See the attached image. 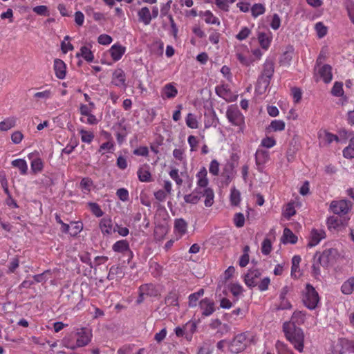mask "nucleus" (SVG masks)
Wrapping results in <instances>:
<instances>
[{"label":"nucleus","instance_id":"f257e3e1","mask_svg":"<svg viewBox=\"0 0 354 354\" xmlns=\"http://www.w3.org/2000/svg\"><path fill=\"white\" fill-rule=\"evenodd\" d=\"M274 73V63L273 60L266 59L262 66V71L259 75L255 86V92L259 95L266 93L269 87L270 81Z\"/></svg>","mask_w":354,"mask_h":354},{"label":"nucleus","instance_id":"f03ea898","mask_svg":"<svg viewBox=\"0 0 354 354\" xmlns=\"http://www.w3.org/2000/svg\"><path fill=\"white\" fill-rule=\"evenodd\" d=\"M283 331L286 339L293 344L295 348L299 352H302L304 341L303 330L292 323H284Z\"/></svg>","mask_w":354,"mask_h":354},{"label":"nucleus","instance_id":"7ed1b4c3","mask_svg":"<svg viewBox=\"0 0 354 354\" xmlns=\"http://www.w3.org/2000/svg\"><path fill=\"white\" fill-rule=\"evenodd\" d=\"M225 115L228 122L238 128L239 132H243L245 128V117L236 106H229Z\"/></svg>","mask_w":354,"mask_h":354},{"label":"nucleus","instance_id":"20e7f679","mask_svg":"<svg viewBox=\"0 0 354 354\" xmlns=\"http://www.w3.org/2000/svg\"><path fill=\"white\" fill-rule=\"evenodd\" d=\"M248 344V339L246 333H239L229 343V349L230 352L237 354L244 351Z\"/></svg>","mask_w":354,"mask_h":354},{"label":"nucleus","instance_id":"39448f33","mask_svg":"<svg viewBox=\"0 0 354 354\" xmlns=\"http://www.w3.org/2000/svg\"><path fill=\"white\" fill-rule=\"evenodd\" d=\"M302 301L310 310H314L319 302V296L316 289H306L303 292Z\"/></svg>","mask_w":354,"mask_h":354},{"label":"nucleus","instance_id":"423d86ee","mask_svg":"<svg viewBox=\"0 0 354 354\" xmlns=\"http://www.w3.org/2000/svg\"><path fill=\"white\" fill-rule=\"evenodd\" d=\"M351 207V203L347 200L333 201L330 205V210L337 215L346 214Z\"/></svg>","mask_w":354,"mask_h":354},{"label":"nucleus","instance_id":"0eeeda50","mask_svg":"<svg viewBox=\"0 0 354 354\" xmlns=\"http://www.w3.org/2000/svg\"><path fill=\"white\" fill-rule=\"evenodd\" d=\"M215 92L218 96L222 97L227 102H234L236 100L237 95H234L227 84L218 85L215 88Z\"/></svg>","mask_w":354,"mask_h":354},{"label":"nucleus","instance_id":"6e6552de","mask_svg":"<svg viewBox=\"0 0 354 354\" xmlns=\"http://www.w3.org/2000/svg\"><path fill=\"white\" fill-rule=\"evenodd\" d=\"M199 307L201 310V315L204 317L212 315L216 308L214 301L207 297L203 299L199 302Z\"/></svg>","mask_w":354,"mask_h":354},{"label":"nucleus","instance_id":"1a4fd4ad","mask_svg":"<svg viewBox=\"0 0 354 354\" xmlns=\"http://www.w3.org/2000/svg\"><path fill=\"white\" fill-rule=\"evenodd\" d=\"M77 348L86 346L91 340V331L88 328H82L77 333Z\"/></svg>","mask_w":354,"mask_h":354},{"label":"nucleus","instance_id":"9d476101","mask_svg":"<svg viewBox=\"0 0 354 354\" xmlns=\"http://www.w3.org/2000/svg\"><path fill=\"white\" fill-rule=\"evenodd\" d=\"M326 238V232L323 229L313 228L310 231L308 238V246L314 247L319 243V242Z\"/></svg>","mask_w":354,"mask_h":354},{"label":"nucleus","instance_id":"9b49d317","mask_svg":"<svg viewBox=\"0 0 354 354\" xmlns=\"http://www.w3.org/2000/svg\"><path fill=\"white\" fill-rule=\"evenodd\" d=\"M261 273L259 270L254 269L248 270V273L245 275V283L248 287L258 286Z\"/></svg>","mask_w":354,"mask_h":354},{"label":"nucleus","instance_id":"f8f14e48","mask_svg":"<svg viewBox=\"0 0 354 354\" xmlns=\"http://www.w3.org/2000/svg\"><path fill=\"white\" fill-rule=\"evenodd\" d=\"M178 89L176 87V83H167L161 89V97L163 100L173 99L178 95Z\"/></svg>","mask_w":354,"mask_h":354},{"label":"nucleus","instance_id":"ddd939ff","mask_svg":"<svg viewBox=\"0 0 354 354\" xmlns=\"http://www.w3.org/2000/svg\"><path fill=\"white\" fill-rule=\"evenodd\" d=\"M272 33L270 31L258 33L257 39L261 49L267 51L270 47L272 41Z\"/></svg>","mask_w":354,"mask_h":354},{"label":"nucleus","instance_id":"4468645a","mask_svg":"<svg viewBox=\"0 0 354 354\" xmlns=\"http://www.w3.org/2000/svg\"><path fill=\"white\" fill-rule=\"evenodd\" d=\"M270 160V153L267 150L259 148L255 153V161L258 170L261 171L264 165Z\"/></svg>","mask_w":354,"mask_h":354},{"label":"nucleus","instance_id":"2eb2a0df","mask_svg":"<svg viewBox=\"0 0 354 354\" xmlns=\"http://www.w3.org/2000/svg\"><path fill=\"white\" fill-rule=\"evenodd\" d=\"M196 189L205 188L209 185V179L207 177V171L205 167H201L196 174Z\"/></svg>","mask_w":354,"mask_h":354},{"label":"nucleus","instance_id":"dca6fc26","mask_svg":"<svg viewBox=\"0 0 354 354\" xmlns=\"http://www.w3.org/2000/svg\"><path fill=\"white\" fill-rule=\"evenodd\" d=\"M137 175L140 182L149 183L153 180L152 175L149 171V165L148 164H144L140 166L138 169Z\"/></svg>","mask_w":354,"mask_h":354},{"label":"nucleus","instance_id":"f3484780","mask_svg":"<svg viewBox=\"0 0 354 354\" xmlns=\"http://www.w3.org/2000/svg\"><path fill=\"white\" fill-rule=\"evenodd\" d=\"M174 231L177 239H180L187 231V223L183 218L176 219Z\"/></svg>","mask_w":354,"mask_h":354},{"label":"nucleus","instance_id":"a211bd4d","mask_svg":"<svg viewBox=\"0 0 354 354\" xmlns=\"http://www.w3.org/2000/svg\"><path fill=\"white\" fill-rule=\"evenodd\" d=\"M53 68L55 76L60 80L66 77V64L60 59H55L54 60Z\"/></svg>","mask_w":354,"mask_h":354},{"label":"nucleus","instance_id":"6ab92c4d","mask_svg":"<svg viewBox=\"0 0 354 354\" xmlns=\"http://www.w3.org/2000/svg\"><path fill=\"white\" fill-rule=\"evenodd\" d=\"M126 52V48L120 44H113L109 49V53L114 62L119 61Z\"/></svg>","mask_w":354,"mask_h":354},{"label":"nucleus","instance_id":"aec40b11","mask_svg":"<svg viewBox=\"0 0 354 354\" xmlns=\"http://www.w3.org/2000/svg\"><path fill=\"white\" fill-rule=\"evenodd\" d=\"M99 227L104 235L111 234L114 230L112 220L109 216L104 217L100 220Z\"/></svg>","mask_w":354,"mask_h":354},{"label":"nucleus","instance_id":"412c9836","mask_svg":"<svg viewBox=\"0 0 354 354\" xmlns=\"http://www.w3.org/2000/svg\"><path fill=\"white\" fill-rule=\"evenodd\" d=\"M126 75L124 71L117 68L113 73L112 83L118 87L125 86Z\"/></svg>","mask_w":354,"mask_h":354},{"label":"nucleus","instance_id":"4be33fe9","mask_svg":"<svg viewBox=\"0 0 354 354\" xmlns=\"http://www.w3.org/2000/svg\"><path fill=\"white\" fill-rule=\"evenodd\" d=\"M319 139L321 142L327 145H330L334 141L338 142L340 140L339 138L337 135L330 133L327 131H319Z\"/></svg>","mask_w":354,"mask_h":354},{"label":"nucleus","instance_id":"5701e85b","mask_svg":"<svg viewBox=\"0 0 354 354\" xmlns=\"http://www.w3.org/2000/svg\"><path fill=\"white\" fill-rule=\"evenodd\" d=\"M318 73L325 83L328 84L332 81V67L330 65L324 64L319 68Z\"/></svg>","mask_w":354,"mask_h":354},{"label":"nucleus","instance_id":"b1692460","mask_svg":"<svg viewBox=\"0 0 354 354\" xmlns=\"http://www.w3.org/2000/svg\"><path fill=\"white\" fill-rule=\"evenodd\" d=\"M138 17L140 22L145 25L150 24L151 21V12L149 8L145 6L138 11Z\"/></svg>","mask_w":354,"mask_h":354},{"label":"nucleus","instance_id":"393cba45","mask_svg":"<svg viewBox=\"0 0 354 354\" xmlns=\"http://www.w3.org/2000/svg\"><path fill=\"white\" fill-rule=\"evenodd\" d=\"M232 171L233 169L231 165H227L223 168L221 178L223 185L227 186L230 183L233 178Z\"/></svg>","mask_w":354,"mask_h":354},{"label":"nucleus","instance_id":"a878e982","mask_svg":"<svg viewBox=\"0 0 354 354\" xmlns=\"http://www.w3.org/2000/svg\"><path fill=\"white\" fill-rule=\"evenodd\" d=\"M198 15L205 20L206 24L216 26H219L221 24L219 19L214 16L210 10L201 11Z\"/></svg>","mask_w":354,"mask_h":354},{"label":"nucleus","instance_id":"bb28decb","mask_svg":"<svg viewBox=\"0 0 354 354\" xmlns=\"http://www.w3.org/2000/svg\"><path fill=\"white\" fill-rule=\"evenodd\" d=\"M301 261V257L299 255H295L292 259L291 276L294 278H299L301 275L299 269Z\"/></svg>","mask_w":354,"mask_h":354},{"label":"nucleus","instance_id":"cd10ccee","mask_svg":"<svg viewBox=\"0 0 354 354\" xmlns=\"http://www.w3.org/2000/svg\"><path fill=\"white\" fill-rule=\"evenodd\" d=\"M129 243L125 239L119 240L112 245V250L115 252L122 253L123 254H125L126 251L129 250Z\"/></svg>","mask_w":354,"mask_h":354},{"label":"nucleus","instance_id":"c85d7f7f","mask_svg":"<svg viewBox=\"0 0 354 354\" xmlns=\"http://www.w3.org/2000/svg\"><path fill=\"white\" fill-rule=\"evenodd\" d=\"M13 167L18 168L21 175H26L28 173V165L24 159H15L11 162Z\"/></svg>","mask_w":354,"mask_h":354},{"label":"nucleus","instance_id":"c756f323","mask_svg":"<svg viewBox=\"0 0 354 354\" xmlns=\"http://www.w3.org/2000/svg\"><path fill=\"white\" fill-rule=\"evenodd\" d=\"M203 196L205 197L204 204L206 207H211L214 204V190L211 187H205L204 188L203 192H202Z\"/></svg>","mask_w":354,"mask_h":354},{"label":"nucleus","instance_id":"7c9ffc66","mask_svg":"<svg viewBox=\"0 0 354 354\" xmlns=\"http://www.w3.org/2000/svg\"><path fill=\"white\" fill-rule=\"evenodd\" d=\"M80 115V120L84 124L96 125L99 122L97 117L93 113V112L82 114Z\"/></svg>","mask_w":354,"mask_h":354},{"label":"nucleus","instance_id":"2f4dec72","mask_svg":"<svg viewBox=\"0 0 354 354\" xmlns=\"http://www.w3.org/2000/svg\"><path fill=\"white\" fill-rule=\"evenodd\" d=\"M201 194L202 192L196 188L191 194L185 195L184 200L187 203L196 204L201 199Z\"/></svg>","mask_w":354,"mask_h":354},{"label":"nucleus","instance_id":"473e14b6","mask_svg":"<svg viewBox=\"0 0 354 354\" xmlns=\"http://www.w3.org/2000/svg\"><path fill=\"white\" fill-rule=\"evenodd\" d=\"M186 333V339L191 341L192 339L193 334L196 333L197 329V324L195 322L189 321L184 326Z\"/></svg>","mask_w":354,"mask_h":354},{"label":"nucleus","instance_id":"72a5a7b5","mask_svg":"<svg viewBox=\"0 0 354 354\" xmlns=\"http://www.w3.org/2000/svg\"><path fill=\"white\" fill-rule=\"evenodd\" d=\"M79 133L81 136L82 142L91 144L95 137L94 133L92 131L86 130L83 128L79 129Z\"/></svg>","mask_w":354,"mask_h":354},{"label":"nucleus","instance_id":"f704fd0d","mask_svg":"<svg viewBox=\"0 0 354 354\" xmlns=\"http://www.w3.org/2000/svg\"><path fill=\"white\" fill-rule=\"evenodd\" d=\"M306 319V313L303 311H295L292 315L291 319L286 323H292L294 325L302 324Z\"/></svg>","mask_w":354,"mask_h":354},{"label":"nucleus","instance_id":"c9c22d12","mask_svg":"<svg viewBox=\"0 0 354 354\" xmlns=\"http://www.w3.org/2000/svg\"><path fill=\"white\" fill-rule=\"evenodd\" d=\"M16 125V118L9 117L0 122V131H6L13 128Z\"/></svg>","mask_w":354,"mask_h":354},{"label":"nucleus","instance_id":"e433bc0d","mask_svg":"<svg viewBox=\"0 0 354 354\" xmlns=\"http://www.w3.org/2000/svg\"><path fill=\"white\" fill-rule=\"evenodd\" d=\"M30 167L34 174L40 173L44 169V162L40 158H35L30 162Z\"/></svg>","mask_w":354,"mask_h":354},{"label":"nucleus","instance_id":"4c0bfd02","mask_svg":"<svg viewBox=\"0 0 354 354\" xmlns=\"http://www.w3.org/2000/svg\"><path fill=\"white\" fill-rule=\"evenodd\" d=\"M77 57H82L86 62H91L94 59V55L91 50L86 46H82L80 48V52L77 53Z\"/></svg>","mask_w":354,"mask_h":354},{"label":"nucleus","instance_id":"58836bf2","mask_svg":"<svg viewBox=\"0 0 354 354\" xmlns=\"http://www.w3.org/2000/svg\"><path fill=\"white\" fill-rule=\"evenodd\" d=\"M286 123L281 120H272L269 127L268 129L272 131H282L285 129Z\"/></svg>","mask_w":354,"mask_h":354},{"label":"nucleus","instance_id":"ea45409f","mask_svg":"<svg viewBox=\"0 0 354 354\" xmlns=\"http://www.w3.org/2000/svg\"><path fill=\"white\" fill-rule=\"evenodd\" d=\"M159 294L158 289H142L139 293V296L136 300V303L140 304L145 299V296H157Z\"/></svg>","mask_w":354,"mask_h":354},{"label":"nucleus","instance_id":"a19ab883","mask_svg":"<svg viewBox=\"0 0 354 354\" xmlns=\"http://www.w3.org/2000/svg\"><path fill=\"white\" fill-rule=\"evenodd\" d=\"M283 243H290L294 244L297 243V237L289 228L286 227L283 230Z\"/></svg>","mask_w":354,"mask_h":354},{"label":"nucleus","instance_id":"79ce46f5","mask_svg":"<svg viewBox=\"0 0 354 354\" xmlns=\"http://www.w3.org/2000/svg\"><path fill=\"white\" fill-rule=\"evenodd\" d=\"M342 153L346 158H354V137L350 139L349 145L344 149Z\"/></svg>","mask_w":354,"mask_h":354},{"label":"nucleus","instance_id":"37998d69","mask_svg":"<svg viewBox=\"0 0 354 354\" xmlns=\"http://www.w3.org/2000/svg\"><path fill=\"white\" fill-rule=\"evenodd\" d=\"M230 203L233 206H237L241 202V193L235 187H232L230 196Z\"/></svg>","mask_w":354,"mask_h":354},{"label":"nucleus","instance_id":"c03bdc74","mask_svg":"<svg viewBox=\"0 0 354 354\" xmlns=\"http://www.w3.org/2000/svg\"><path fill=\"white\" fill-rule=\"evenodd\" d=\"M252 16L254 18L263 15L266 12V7L262 3H254L251 8Z\"/></svg>","mask_w":354,"mask_h":354},{"label":"nucleus","instance_id":"a18cd8bd","mask_svg":"<svg viewBox=\"0 0 354 354\" xmlns=\"http://www.w3.org/2000/svg\"><path fill=\"white\" fill-rule=\"evenodd\" d=\"M185 122L188 127L191 129H198V122L196 119V117L194 114L192 113H189L185 118Z\"/></svg>","mask_w":354,"mask_h":354},{"label":"nucleus","instance_id":"49530a36","mask_svg":"<svg viewBox=\"0 0 354 354\" xmlns=\"http://www.w3.org/2000/svg\"><path fill=\"white\" fill-rule=\"evenodd\" d=\"M342 224L341 220L335 216H331L327 218L326 225L329 230H336Z\"/></svg>","mask_w":354,"mask_h":354},{"label":"nucleus","instance_id":"de8ad7c7","mask_svg":"<svg viewBox=\"0 0 354 354\" xmlns=\"http://www.w3.org/2000/svg\"><path fill=\"white\" fill-rule=\"evenodd\" d=\"M88 207H89L91 213L96 217H101L104 214V212L102 210L101 207L97 203L89 202L88 203Z\"/></svg>","mask_w":354,"mask_h":354},{"label":"nucleus","instance_id":"09e8293b","mask_svg":"<svg viewBox=\"0 0 354 354\" xmlns=\"http://www.w3.org/2000/svg\"><path fill=\"white\" fill-rule=\"evenodd\" d=\"M83 230V223L81 221L72 222L70 229V235L75 236L79 234Z\"/></svg>","mask_w":354,"mask_h":354},{"label":"nucleus","instance_id":"8fccbe9b","mask_svg":"<svg viewBox=\"0 0 354 354\" xmlns=\"http://www.w3.org/2000/svg\"><path fill=\"white\" fill-rule=\"evenodd\" d=\"M236 57L239 62L243 66H248L252 62V60L248 56L245 55L243 52H240L239 50H237Z\"/></svg>","mask_w":354,"mask_h":354},{"label":"nucleus","instance_id":"3c124183","mask_svg":"<svg viewBox=\"0 0 354 354\" xmlns=\"http://www.w3.org/2000/svg\"><path fill=\"white\" fill-rule=\"evenodd\" d=\"M204 294L203 289H200L198 292L191 294L189 296V306L194 307L197 305L196 302L198 299Z\"/></svg>","mask_w":354,"mask_h":354},{"label":"nucleus","instance_id":"603ef678","mask_svg":"<svg viewBox=\"0 0 354 354\" xmlns=\"http://www.w3.org/2000/svg\"><path fill=\"white\" fill-rule=\"evenodd\" d=\"M345 8L351 21L354 25V1L353 0H347L345 2Z\"/></svg>","mask_w":354,"mask_h":354},{"label":"nucleus","instance_id":"864d4df0","mask_svg":"<svg viewBox=\"0 0 354 354\" xmlns=\"http://www.w3.org/2000/svg\"><path fill=\"white\" fill-rule=\"evenodd\" d=\"M95 109V105L94 102H90L89 104H80L79 106V112L80 115L84 113H88L90 112H93Z\"/></svg>","mask_w":354,"mask_h":354},{"label":"nucleus","instance_id":"5fc2aeb1","mask_svg":"<svg viewBox=\"0 0 354 354\" xmlns=\"http://www.w3.org/2000/svg\"><path fill=\"white\" fill-rule=\"evenodd\" d=\"M315 29L319 38L324 37L328 32L327 27L322 22L316 23Z\"/></svg>","mask_w":354,"mask_h":354},{"label":"nucleus","instance_id":"6e6d98bb","mask_svg":"<svg viewBox=\"0 0 354 354\" xmlns=\"http://www.w3.org/2000/svg\"><path fill=\"white\" fill-rule=\"evenodd\" d=\"M272 249V242L270 239L266 238L261 243V252L264 255H268Z\"/></svg>","mask_w":354,"mask_h":354},{"label":"nucleus","instance_id":"4d7b16f0","mask_svg":"<svg viewBox=\"0 0 354 354\" xmlns=\"http://www.w3.org/2000/svg\"><path fill=\"white\" fill-rule=\"evenodd\" d=\"M172 1L169 0L165 3H162L160 6V17H167L169 18V16H172L170 14V9H171V5Z\"/></svg>","mask_w":354,"mask_h":354},{"label":"nucleus","instance_id":"13d9d810","mask_svg":"<svg viewBox=\"0 0 354 354\" xmlns=\"http://www.w3.org/2000/svg\"><path fill=\"white\" fill-rule=\"evenodd\" d=\"M114 149V143L112 141H107L102 143L98 149V152L102 155L106 152H111Z\"/></svg>","mask_w":354,"mask_h":354},{"label":"nucleus","instance_id":"bf43d9fd","mask_svg":"<svg viewBox=\"0 0 354 354\" xmlns=\"http://www.w3.org/2000/svg\"><path fill=\"white\" fill-rule=\"evenodd\" d=\"M220 164L217 160L213 159L211 160L209 166V173L214 176H217L219 174Z\"/></svg>","mask_w":354,"mask_h":354},{"label":"nucleus","instance_id":"052dcab7","mask_svg":"<svg viewBox=\"0 0 354 354\" xmlns=\"http://www.w3.org/2000/svg\"><path fill=\"white\" fill-rule=\"evenodd\" d=\"M292 59V53L286 51L281 55L279 63L281 66H288L290 65Z\"/></svg>","mask_w":354,"mask_h":354},{"label":"nucleus","instance_id":"680f3d73","mask_svg":"<svg viewBox=\"0 0 354 354\" xmlns=\"http://www.w3.org/2000/svg\"><path fill=\"white\" fill-rule=\"evenodd\" d=\"M286 291H283L280 295V304L279 308L281 310L290 309L291 308V304L289 301L286 298Z\"/></svg>","mask_w":354,"mask_h":354},{"label":"nucleus","instance_id":"e2e57ef3","mask_svg":"<svg viewBox=\"0 0 354 354\" xmlns=\"http://www.w3.org/2000/svg\"><path fill=\"white\" fill-rule=\"evenodd\" d=\"M331 93L336 97L342 96L344 94L342 83L338 82H335L331 90Z\"/></svg>","mask_w":354,"mask_h":354},{"label":"nucleus","instance_id":"0e129e2a","mask_svg":"<svg viewBox=\"0 0 354 354\" xmlns=\"http://www.w3.org/2000/svg\"><path fill=\"white\" fill-rule=\"evenodd\" d=\"M251 32L252 31L249 28L243 27L239 32L235 36V37L239 41H243L247 39Z\"/></svg>","mask_w":354,"mask_h":354},{"label":"nucleus","instance_id":"69168bd1","mask_svg":"<svg viewBox=\"0 0 354 354\" xmlns=\"http://www.w3.org/2000/svg\"><path fill=\"white\" fill-rule=\"evenodd\" d=\"M276 348L278 351V354H293L292 351L285 344L279 341H277L276 343Z\"/></svg>","mask_w":354,"mask_h":354},{"label":"nucleus","instance_id":"338daca9","mask_svg":"<svg viewBox=\"0 0 354 354\" xmlns=\"http://www.w3.org/2000/svg\"><path fill=\"white\" fill-rule=\"evenodd\" d=\"M116 195L123 202H127L129 199V191L126 188L118 189Z\"/></svg>","mask_w":354,"mask_h":354},{"label":"nucleus","instance_id":"774afa93","mask_svg":"<svg viewBox=\"0 0 354 354\" xmlns=\"http://www.w3.org/2000/svg\"><path fill=\"white\" fill-rule=\"evenodd\" d=\"M53 96V93L50 90H45L40 92H37L34 94L33 97L36 99H50Z\"/></svg>","mask_w":354,"mask_h":354}]
</instances>
